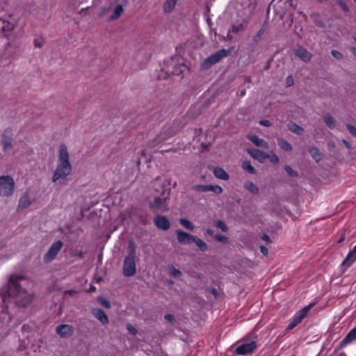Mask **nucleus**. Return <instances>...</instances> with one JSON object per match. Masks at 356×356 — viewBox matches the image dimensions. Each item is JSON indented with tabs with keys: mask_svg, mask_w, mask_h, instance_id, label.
<instances>
[{
	"mask_svg": "<svg viewBox=\"0 0 356 356\" xmlns=\"http://www.w3.org/2000/svg\"><path fill=\"white\" fill-rule=\"evenodd\" d=\"M72 171V166L69 161V153L65 145L59 147L58 165L54 172L52 180L56 182L58 179H64Z\"/></svg>",
	"mask_w": 356,
	"mask_h": 356,
	"instance_id": "f257e3e1",
	"label": "nucleus"
},
{
	"mask_svg": "<svg viewBox=\"0 0 356 356\" xmlns=\"http://www.w3.org/2000/svg\"><path fill=\"white\" fill-rule=\"evenodd\" d=\"M22 281V276L21 275H10L8 283L4 285L0 291V294L3 302L6 301L7 298H15L21 293Z\"/></svg>",
	"mask_w": 356,
	"mask_h": 356,
	"instance_id": "f03ea898",
	"label": "nucleus"
},
{
	"mask_svg": "<svg viewBox=\"0 0 356 356\" xmlns=\"http://www.w3.org/2000/svg\"><path fill=\"white\" fill-rule=\"evenodd\" d=\"M128 250V254L124 260L123 274L126 277H131L136 273V247L133 243L129 245Z\"/></svg>",
	"mask_w": 356,
	"mask_h": 356,
	"instance_id": "7ed1b4c3",
	"label": "nucleus"
},
{
	"mask_svg": "<svg viewBox=\"0 0 356 356\" xmlns=\"http://www.w3.org/2000/svg\"><path fill=\"white\" fill-rule=\"evenodd\" d=\"M15 182L10 175L0 176V197H8L14 194Z\"/></svg>",
	"mask_w": 356,
	"mask_h": 356,
	"instance_id": "20e7f679",
	"label": "nucleus"
},
{
	"mask_svg": "<svg viewBox=\"0 0 356 356\" xmlns=\"http://www.w3.org/2000/svg\"><path fill=\"white\" fill-rule=\"evenodd\" d=\"M169 195L170 189L163 190L161 193V197H156L154 201L149 202L150 208L156 210L168 211L167 200L169 199Z\"/></svg>",
	"mask_w": 356,
	"mask_h": 356,
	"instance_id": "39448f33",
	"label": "nucleus"
},
{
	"mask_svg": "<svg viewBox=\"0 0 356 356\" xmlns=\"http://www.w3.org/2000/svg\"><path fill=\"white\" fill-rule=\"evenodd\" d=\"M230 53V51L226 50V49H220L213 54H211L210 56L207 57L203 63V65L209 67L213 64H216L218 63L221 59H222L225 57H227Z\"/></svg>",
	"mask_w": 356,
	"mask_h": 356,
	"instance_id": "423d86ee",
	"label": "nucleus"
},
{
	"mask_svg": "<svg viewBox=\"0 0 356 356\" xmlns=\"http://www.w3.org/2000/svg\"><path fill=\"white\" fill-rule=\"evenodd\" d=\"M230 53V51L226 50V49H220L213 54H211L210 56L207 57L203 63V65L209 67L213 64H216L218 63L221 59H222L225 57H227Z\"/></svg>",
	"mask_w": 356,
	"mask_h": 356,
	"instance_id": "0eeeda50",
	"label": "nucleus"
},
{
	"mask_svg": "<svg viewBox=\"0 0 356 356\" xmlns=\"http://www.w3.org/2000/svg\"><path fill=\"white\" fill-rule=\"evenodd\" d=\"M63 243L61 241H57L54 242L49 249L48 250L47 252L44 256V260L46 262H49L53 261L58 253L60 252L63 247Z\"/></svg>",
	"mask_w": 356,
	"mask_h": 356,
	"instance_id": "6e6552de",
	"label": "nucleus"
},
{
	"mask_svg": "<svg viewBox=\"0 0 356 356\" xmlns=\"http://www.w3.org/2000/svg\"><path fill=\"white\" fill-rule=\"evenodd\" d=\"M257 348V343L254 341L242 343L236 347L235 353L238 355H244L252 353Z\"/></svg>",
	"mask_w": 356,
	"mask_h": 356,
	"instance_id": "1a4fd4ad",
	"label": "nucleus"
},
{
	"mask_svg": "<svg viewBox=\"0 0 356 356\" xmlns=\"http://www.w3.org/2000/svg\"><path fill=\"white\" fill-rule=\"evenodd\" d=\"M177 240L181 244H190L195 240V236L182 231L181 229H177L175 231Z\"/></svg>",
	"mask_w": 356,
	"mask_h": 356,
	"instance_id": "9d476101",
	"label": "nucleus"
},
{
	"mask_svg": "<svg viewBox=\"0 0 356 356\" xmlns=\"http://www.w3.org/2000/svg\"><path fill=\"white\" fill-rule=\"evenodd\" d=\"M73 332L72 327L67 324L60 325L56 327V332L61 337H70Z\"/></svg>",
	"mask_w": 356,
	"mask_h": 356,
	"instance_id": "9b49d317",
	"label": "nucleus"
},
{
	"mask_svg": "<svg viewBox=\"0 0 356 356\" xmlns=\"http://www.w3.org/2000/svg\"><path fill=\"white\" fill-rule=\"evenodd\" d=\"M156 226L161 230H168L170 227V223L166 217L163 216H157L154 218Z\"/></svg>",
	"mask_w": 356,
	"mask_h": 356,
	"instance_id": "f8f14e48",
	"label": "nucleus"
},
{
	"mask_svg": "<svg viewBox=\"0 0 356 356\" xmlns=\"http://www.w3.org/2000/svg\"><path fill=\"white\" fill-rule=\"evenodd\" d=\"M10 131L6 130L3 134L2 145L5 152H8L13 147Z\"/></svg>",
	"mask_w": 356,
	"mask_h": 356,
	"instance_id": "ddd939ff",
	"label": "nucleus"
},
{
	"mask_svg": "<svg viewBox=\"0 0 356 356\" xmlns=\"http://www.w3.org/2000/svg\"><path fill=\"white\" fill-rule=\"evenodd\" d=\"M356 261V245L349 251L341 265L350 267Z\"/></svg>",
	"mask_w": 356,
	"mask_h": 356,
	"instance_id": "4468645a",
	"label": "nucleus"
},
{
	"mask_svg": "<svg viewBox=\"0 0 356 356\" xmlns=\"http://www.w3.org/2000/svg\"><path fill=\"white\" fill-rule=\"evenodd\" d=\"M296 55L305 62H308L312 58V54L305 48L299 47L295 51Z\"/></svg>",
	"mask_w": 356,
	"mask_h": 356,
	"instance_id": "2eb2a0df",
	"label": "nucleus"
},
{
	"mask_svg": "<svg viewBox=\"0 0 356 356\" xmlns=\"http://www.w3.org/2000/svg\"><path fill=\"white\" fill-rule=\"evenodd\" d=\"M93 316L98 319L102 323L107 324L108 322V317L103 309L95 308L92 309Z\"/></svg>",
	"mask_w": 356,
	"mask_h": 356,
	"instance_id": "dca6fc26",
	"label": "nucleus"
},
{
	"mask_svg": "<svg viewBox=\"0 0 356 356\" xmlns=\"http://www.w3.org/2000/svg\"><path fill=\"white\" fill-rule=\"evenodd\" d=\"M314 305V303H310L307 306L300 309L294 315V318L300 323L306 317L307 313L309 312V311L311 309V308Z\"/></svg>",
	"mask_w": 356,
	"mask_h": 356,
	"instance_id": "f3484780",
	"label": "nucleus"
},
{
	"mask_svg": "<svg viewBox=\"0 0 356 356\" xmlns=\"http://www.w3.org/2000/svg\"><path fill=\"white\" fill-rule=\"evenodd\" d=\"M248 153L251 156L259 160L260 162H264L267 159V154L258 149H250L248 150Z\"/></svg>",
	"mask_w": 356,
	"mask_h": 356,
	"instance_id": "a211bd4d",
	"label": "nucleus"
},
{
	"mask_svg": "<svg viewBox=\"0 0 356 356\" xmlns=\"http://www.w3.org/2000/svg\"><path fill=\"white\" fill-rule=\"evenodd\" d=\"M248 138L251 142H252L255 145L258 147H261L265 149L268 148V143L264 139L259 138L257 135H250L248 136Z\"/></svg>",
	"mask_w": 356,
	"mask_h": 356,
	"instance_id": "6ab92c4d",
	"label": "nucleus"
},
{
	"mask_svg": "<svg viewBox=\"0 0 356 356\" xmlns=\"http://www.w3.org/2000/svg\"><path fill=\"white\" fill-rule=\"evenodd\" d=\"M214 176L221 180L227 181L229 179V176L228 173L222 168L216 167L213 170Z\"/></svg>",
	"mask_w": 356,
	"mask_h": 356,
	"instance_id": "aec40b11",
	"label": "nucleus"
},
{
	"mask_svg": "<svg viewBox=\"0 0 356 356\" xmlns=\"http://www.w3.org/2000/svg\"><path fill=\"white\" fill-rule=\"evenodd\" d=\"M356 339V327L353 328L344 337V339L341 341V346H344L352 341H353Z\"/></svg>",
	"mask_w": 356,
	"mask_h": 356,
	"instance_id": "412c9836",
	"label": "nucleus"
},
{
	"mask_svg": "<svg viewBox=\"0 0 356 356\" xmlns=\"http://www.w3.org/2000/svg\"><path fill=\"white\" fill-rule=\"evenodd\" d=\"M186 68L187 67L185 64L178 63L173 66L172 70L170 71V73L174 75L181 76Z\"/></svg>",
	"mask_w": 356,
	"mask_h": 356,
	"instance_id": "4be33fe9",
	"label": "nucleus"
},
{
	"mask_svg": "<svg viewBox=\"0 0 356 356\" xmlns=\"http://www.w3.org/2000/svg\"><path fill=\"white\" fill-rule=\"evenodd\" d=\"M309 152L310 153V154L312 155V158L316 161H319L322 159V154L321 152H320V150L316 147H312L309 149Z\"/></svg>",
	"mask_w": 356,
	"mask_h": 356,
	"instance_id": "5701e85b",
	"label": "nucleus"
},
{
	"mask_svg": "<svg viewBox=\"0 0 356 356\" xmlns=\"http://www.w3.org/2000/svg\"><path fill=\"white\" fill-rule=\"evenodd\" d=\"M123 10H124V9H123L122 6L120 5V4L118 5L115 7V8L113 13H112V15L110 16L109 20L110 21H113V20H115V19H118L121 16V15L122 14Z\"/></svg>",
	"mask_w": 356,
	"mask_h": 356,
	"instance_id": "b1692460",
	"label": "nucleus"
},
{
	"mask_svg": "<svg viewBox=\"0 0 356 356\" xmlns=\"http://www.w3.org/2000/svg\"><path fill=\"white\" fill-rule=\"evenodd\" d=\"M244 188L252 194L259 193V188L252 181H247L244 184Z\"/></svg>",
	"mask_w": 356,
	"mask_h": 356,
	"instance_id": "393cba45",
	"label": "nucleus"
},
{
	"mask_svg": "<svg viewBox=\"0 0 356 356\" xmlns=\"http://www.w3.org/2000/svg\"><path fill=\"white\" fill-rule=\"evenodd\" d=\"M177 0H166L163 5V9L165 12H170L175 8Z\"/></svg>",
	"mask_w": 356,
	"mask_h": 356,
	"instance_id": "a878e982",
	"label": "nucleus"
},
{
	"mask_svg": "<svg viewBox=\"0 0 356 356\" xmlns=\"http://www.w3.org/2000/svg\"><path fill=\"white\" fill-rule=\"evenodd\" d=\"M278 145L280 148L285 151H290L292 149L291 145L284 139H280L278 140Z\"/></svg>",
	"mask_w": 356,
	"mask_h": 356,
	"instance_id": "bb28decb",
	"label": "nucleus"
},
{
	"mask_svg": "<svg viewBox=\"0 0 356 356\" xmlns=\"http://www.w3.org/2000/svg\"><path fill=\"white\" fill-rule=\"evenodd\" d=\"M193 242L196 243L197 246L199 248L200 250L206 251L207 250V245L202 240L195 236V240L193 241Z\"/></svg>",
	"mask_w": 356,
	"mask_h": 356,
	"instance_id": "cd10ccee",
	"label": "nucleus"
},
{
	"mask_svg": "<svg viewBox=\"0 0 356 356\" xmlns=\"http://www.w3.org/2000/svg\"><path fill=\"white\" fill-rule=\"evenodd\" d=\"M243 168L246 170L247 172H248L250 174H255L256 173V170L254 168V167L252 166L251 165V163L250 161H244L243 163Z\"/></svg>",
	"mask_w": 356,
	"mask_h": 356,
	"instance_id": "c85d7f7f",
	"label": "nucleus"
},
{
	"mask_svg": "<svg viewBox=\"0 0 356 356\" xmlns=\"http://www.w3.org/2000/svg\"><path fill=\"white\" fill-rule=\"evenodd\" d=\"M179 222L187 229L193 231L194 229V225L186 218H181Z\"/></svg>",
	"mask_w": 356,
	"mask_h": 356,
	"instance_id": "c756f323",
	"label": "nucleus"
},
{
	"mask_svg": "<svg viewBox=\"0 0 356 356\" xmlns=\"http://www.w3.org/2000/svg\"><path fill=\"white\" fill-rule=\"evenodd\" d=\"M244 29V26L243 24L240 23L236 25H233L229 31V34L230 33H237Z\"/></svg>",
	"mask_w": 356,
	"mask_h": 356,
	"instance_id": "7c9ffc66",
	"label": "nucleus"
},
{
	"mask_svg": "<svg viewBox=\"0 0 356 356\" xmlns=\"http://www.w3.org/2000/svg\"><path fill=\"white\" fill-rule=\"evenodd\" d=\"M222 188L218 185H209V191H212L215 194H220L222 193Z\"/></svg>",
	"mask_w": 356,
	"mask_h": 356,
	"instance_id": "2f4dec72",
	"label": "nucleus"
},
{
	"mask_svg": "<svg viewBox=\"0 0 356 356\" xmlns=\"http://www.w3.org/2000/svg\"><path fill=\"white\" fill-rule=\"evenodd\" d=\"M324 121L326 124L330 128L333 129L334 127V118L330 115H326L324 117Z\"/></svg>",
	"mask_w": 356,
	"mask_h": 356,
	"instance_id": "473e14b6",
	"label": "nucleus"
},
{
	"mask_svg": "<svg viewBox=\"0 0 356 356\" xmlns=\"http://www.w3.org/2000/svg\"><path fill=\"white\" fill-rule=\"evenodd\" d=\"M215 225L216 227L221 229L222 232H227L228 229V227L226 225V224L222 220H217Z\"/></svg>",
	"mask_w": 356,
	"mask_h": 356,
	"instance_id": "72a5a7b5",
	"label": "nucleus"
},
{
	"mask_svg": "<svg viewBox=\"0 0 356 356\" xmlns=\"http://www.w3.org/2000/svg\"><path fill=\"white\" fill-rule=\"evenodd\" d=\"M289 129L296 133L297 134H301L302 133V128L296 124H292L291 125H290L289 127Z\"/></svg>",
	"mask_w": 356,
	"mask_h": 356,
	"instance_id": "f704fd0d",
	"label": "nucleus"
},
{
	"mask_svg": "<svg viewBox=\"0 0 356 356\" xmlns=\"http://www.w3.org/2000/svg\"><path fill=\"white\" fill-rule=\"evenodd\" d=\"M209 185H196L194 186V190L199 191V192H207L209 191Z\"/></svg>",
	"mask_w": 356,
	"mask_h": 356,
	"instance_id": "c9c22d12",
	"label": "nucleus"
},
{
	"mask_svg": "<svg viewBox=\"0 0 356 356\" xmlns=\"http://www.w3.org/2000/svg\"><path fill=\"white\" fill-rule=\"evenodd\" d=\"M300 322L298 320H296L293 316L292 320L289 322V323L287 325V330H292Z\"/></svg>",
	"mask_w": 356,
	"mask_h": 356,
	"instance_id": "e433bc0d",
	"label": "nucleus"
},
{
	"mask_svg": "<svg viewBox=\"0 0 356 356\" xmlns=\"http://www.w3.org/2000/svg\"><path fill=\"white\" fill-rule=\"evenodd\" d=\"M284 170L291 177L297 176V172L292 169V168L288 165L284 166Z\"/></svg>",
	"mask_w": 356,
	"mask_h": 356,
	"instance_id": "4c0bfd02",
	"label": "nucleus"
},
{
	"mask_svg": "<svg viewBox=\"0 0 356 356\" xmlns=\"http://www.w3.org/2000/svg\"><path fill=\"white\" fill-rule=\"evenodd\" d=\"M214 238L218 242L227 243L228 241L227 238L221 234L214 235Z\"/></svg>",
	"mask_w": 356,
	"mask_h": 356,
	"instance_id": "58836bf2",
	"label": "nucleus"
},
{
	"mask_svg": "<svg viewBox=\"0 0 356 356\" xmlns=\"http://www.w3.org/2000/svg\"><path fill=\"white\" fill-rule=\"evenodd\" d=\"M267 158H268L270 160V161L274 163H276L279 161L278 156L274 153H271V154L270 155L267 154Z\"/></svg>",
	"mask_w": 356,
	"mask_h": 356,
	"instance_id": "ea45409f",
	"label": "nucleus"
},
{
	"mask_svg": "<svg viewBox=\"0 0 356 356\" xmlns=\"http://www.w3.org/2000/svg\"><path fill=\"white\" fill-rule=\"evenodd\" d=\"M170 275H172L173 277H179L181 275V272L180 270L176 269L174 267H172L170 270Z\"/></svg>",
	"mask_w": 356,
	"mask_h": 356,
	"instance_id": "a19ab883",
	"label": "nucleus"
},
{
	"mask_svg": "<svg viewBox=\"0 0 356 356\" xmlns=\"http://www.w3.org/2000/svg\"><path fill=\"white\" fill-rule=\"evenodd\" d=\"M347 129L348 131L353 136H356V127L352 124H348Z\"/></svg>",
	"mask_w": 356,
	"mask_h": 356,
	"instance_id": "79ce46f5",
	"label": "nucleus"
},
{
	"mask_svg": "<svg viewBox=\"0 0 356 356\" xmlns=\"http://www.w3.org/2000/svg\"><path fill=\"white\" fill-rule=\"evenodd\" d=\"M127 329L129 331L130 333L133 334H136L138 332L137 330L131 324L129 323L127 325Z\"/></svg>",
	"mask_w": 356,
	"mask_h": 356,
	"instance_id": "37998d69",
	"label": "nucleus"
},
{
	"mask_svg": "<svg viewBox=\"0 0 356 356\" xmlns=\"http://www.w3.org/2000/svg\"><path fill=\"white\" fill-rule=\"evenodd\" d=\"M331 54H332V55L335 58H337V59H338V60H339V59H341V58H342V54H341L339 51H337V50H332V51H331Z\"/></svg>",
	"mask_w": 356,
	"mask_h": 356,
	"instance_id": "c03bdc74",
	"label": "nucleus"
},
{
	"mask_svg": "<svg viewBox=\"0 0 356 356\" xmlns=\"http://www.w3.org/2000/svg\"><path fill=\"white\" fill-rule=\"evenodd\" d=\"M338 3H339V6L341 7V8L343 11H345V12H348V6L343 1H339Z\"/></svg>",
	"mask_w": 356,
	"mask_h": 356,
	"instance_id": "a18cd8bd",
	"label": "nucleus"
},
{
	"mask_svg": "<svg viewBox=\"0 0 356 356\" xmlns=\"http://www.w3.org/2000/svg\"><path fill=\"white\" fill-rule=\"evenodd\" d=\"M6 309L3 308V306H2L1 307V311L0 312H1V313H2V314L8 315V320L10 321L13 318V317H12L11 314H9L8 312H6Z\"/></svg>",
	"mask_w": 356,
	"mask_h": 356,
	"instance_id": "49530a36",
	"label": "nucleus"
},
{
	"mask_svg": "<svg viewBox=\"0 0 356 356\" xmlns=\"http://www.w3.org/2000/svg\"><path fill=\"white\" fill-rule=\"evenodd\" d=\"M259 124L266 127H270L271 125V122L268 120H262L259 122Z\"/></svg>",
	"mask_w": 356,
	"mask_h": 356,
	"instance_id": "de8ad7c7",
	"label": "nucleus"
},
{
	"mask_svg": "<svg viewBox=\"0 0 356 356\" xmlns=\"http://www.w3.org/2000/svg\"><path fill=\"white\" fill-rule=\"evenodd\" d=\"M260 251L265 256H266L268 252V248L266 247H265L264 245L260 246Z\"/></svg>",
	"mask_w": 356,
	"mask_h": 356,
	"instance_id": "09e8293b",
	"label": "nucleus"
},
{
	"mask_svg": "<svg viewBox=\"0 0 356 356\" xmlns=\"http://www.w3.org/2000/svg\"><path fill=\"white\" fill-rule=\"evenodd\" d=\"M293 83V79L291 76H289L286 78V85L287 86H290Z\"/></svg>",
	"mask_w": 356,
	"mask_h": 356,
	"instance_id": "8fccbe9b",
	"label": "nucleus"
},
{
	"mask_svg": "<svg viewBox=\"0 0 356 356\" xmlns=\"http://www.w3.org/2000/svg\"><path fill=\"white\" fill-rule=\"evenodd\" d=\"M165 318L167 321L172 322L174 320V316L172 315V314H165Z\"/></svg>",
	"mask_w": 356,
	"mask_h": 356,
	"instance_id": "3c124183",
	"label": "nucleus"
},
{
	"mask_svg": "<svg viewBox=\"0 0 356 356\" xmlns=\"http://www.w3.org/2000/svg\"><path fill=\"white\" fill-rule=\"evenodd\" d=\"M4 24H5V22L3 20L0 19V25H2L1 26L2 29L4 31L5 30L9 31L10 29V28L6 29Z\"/></svg>",
	"mask_w": 356,
	"mask_h": 356,
	"instance_id": "603ef678",
	"label": "nucleus"
},
{
	"mask_svg": "<svg viewBox=\"0 0 356 356\" xmlns=\"http://www.w3.org/2000/svg\"><path fill=\"white\" fill-rule=\"evenodd\" d=\"M261 238L266 242H270V239L269 236L268 235H266V234H264Z\"/></svg>",
	"mask_w": 356,
	"mask_h": 356,
	"instance_id": "864d4df0",
	"label": "nucleus"
},
{
	"mask_svg": "<svg viewBox=\"0 0 356 356\" xmlns=\"http://www.w3.org/2000/svg\"><path fill=\"white\" fill-rule=\"evenodd\" d=\"M23 202H24V208L25 207L28 206V205L29 204V203H30V202H29V201H27V200H26V195H24V200H23Z\"/></svg>",
	"mask_w": 356,
	"mask_h": 356,
	"instance_id": "5fc2aeb1",
	"label": "nucleus"
},
{
	"mask_svg": "<svg viewBox=\"0 0 356 356\" xmlns=\"http://www.w3.org/2000/svg\"><path fill=\"white\" fill-rule=\"evenodd\" d=\"M206 232L209 236H213V231L212 229H207Z\"/></svg>",
	"mask_w": 356,
	"mask_h": 356,
	"instance_id": "6e6d98bb",
	"label": "nucleus"
},
{
	"mask_svg": "<svg viewBox=\"0 0 356 356\" xmlns=\"http://www.w3.org/2000/svg\"><path fill=\"white\" fill-rule=\"evenodd\" d=\"M35 47H39V48L42 47V43L40 42H39L38 40L35 41Z\"/></svg>",
	"mask_w": 356,
	"mask_h": 356,
	"instance_id": "4d7b16f0",
	"label": "nucleus"
},
{
	"mask_svg": "<svg viewBox=\"0 0 356 356\" xmlns=\"http://www.w3.org/2000/svg\"><path fill=\"white\" fill-rule=\"evenodd\" d=\"M104 306H106V307H110V303L107 300H104V302H102Z\"/></svg>",
	"mask_w": 356,
	"mask_h": 356,
	"instance_id": "13d9d810",
	"label": "nucleus"
},
{
	"mask_svg": "<svg viewBox=\"0 0 356 356\" xmlns=\"http://www.w3.org/2000/svg\"><path fill=\"white\" fill-rule=\"evenodd\" d=\"M263 33H264V31H263L262 29H261V30H260V31L257 33V38H260V37L262 35Z\"/></svg>",
	"mask_w": 356,
	"mask_h": 356,
	"instance_id": "bf43d9fd",
	"label": "nucleus"
},
{
	"mask_svg": "<svg viewBox=\"0 0 356 356\" xmlns=\"http://www.w3.org/2000/svg\"><path fill=\"white\" fill-rule=\"evenodd\" d=\"M343 143L348 148H350V144L346 140H343Z\"/></svg>",
	"mask_w": 356,
	"mask_h": 356,
	"instance_id": "052dcab7",
	"label": "nucleus"
},
{
	"mask_svg": "<svg viewBox=\"0 0 356 356\" xmlns=\"http://www.w3.org/2000/svg\"><path fill=\"white\" fill-rule=\"evenodd\" d=\"M161 181V178L159 177H157L156 179H155V181L156 182H160Z\"/></svg>",
	"mask_w": 356,
	"mask_h": 356,
	"instance_id": "680f3d73",
	"label": "nucleus"
},
{
	"mask_svg": "<svg viewBox=\"0 0 356 356\" xmlns=\"http://www.w3.org/2000/svg\"><path fill=\"white\" fill-rule=\"evenodd\" d=\"M317 24L319 26H323V24L322 22H318L317 23Z\"/></svg>",
	"mask_w": 356,
	"mask_h": 356,
	"instance_id": "e2e57ef3",
	"label": "nucleus"
},
{
	"mask_svg": "<svg viewBox=\"0 0 356 356\" xmlns=\"http://www.w3.org/2000/svg\"><path fill=\"white\" fill-rule=\"evenodd\" d=\"M212 293H213V294L216 295V293H217V292H216V290L213 289L212 290Z\"/></svg>",
	"mask_w": 356,
	"mask_h": 356,
	"instance_id": "0e129e2a",
	"label": "nucleus"
},
{
	"mask_svg": "<svg viewBox=\"0 0 356 356\" xmlns=\"http://www.w3.org/2000/svg\"><path fill=\"white\" fill-rule=\"evenodd\" d=\"M353 54H354L355 55H356V49L353 48Z\"/></svg>",
	"mask_w": 356,
	"mask_h": 356,
	"instance_id": "69168bd1",
	"label": "nucleus"
},
{
	"mask_svg": "<svg viewBox=\"0 0 356 356\" xmlns=\"http://www.w3.org/2000/svg\"><path fill=\"white\" fill-rule=\"evenodd\" d=\"M19 207H20V205H21V202H22V199H20V200H19Z\"/></svg>",
	"mask_w": 356,
	"mask_h": 356,
	"instance_id": "338daca9",
	"label": "nucleus"
},
{
	"mask_svg": "<svg viewBox=\"0 0 356 356\" xmlns=\"http://www.w3.org/2000/svg\"><path fill=\"white\" fill-rule=\"evenodd\" d=\"M175 133H176V131H172V132L170 134V135H173V134H175Z\"/></svg>",
	"mask_w": 356,
	"mask_h": 356,
	"instance_id": "774afa93",
	"label": "nucleus"
}]
</instances>
